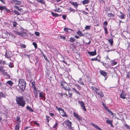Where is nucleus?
Instances as JSON below:
<instances>
[{
	"label": "nucleus",
	"mask_w": 130,
	"mask_h": 130,
	"mask_svg": "<svg viewBox=\"0 0 130 130\" xmlns=\"http://www.w3.org/2000/svg\"><path fill=\"white\" fill-rule=\"evenodd\" d=\"M15 100L18 106L21 107H23L25 106L26 103L23 96L19 95L16 96Z\"/></svg>",
	"instance_id": "f257e3e1"
},
{
	"label": "nucleus",
	"mask_w": 130,
	"mask_h": 130,
	"mask_svg": "<svg viewBox=\"0 0 130 130\" xmlns=\"http://www.w3.org/2000/svg\"><path fill=\"white\" fill-rule=\"evenodd\" d=\"M26 86V81L23 79H20L19 80L18 86L19 88L22 92H24Z\"/></svg>",
	"instance_id": "f03ea898"
},
{
	"label": "nucleus",
	"mask_w": 130,
	"mask_h": 130,
	"mask_svg": "<svg viewBox=\"0 0 130 130\" xmlns=\"http://www.w3.org/2000/svg\"><path fill=\"white\" fill-rule=\"evenodd\" d=\"M60 84L62 88L65 90L69 91L71 90V89L69 87V86L66 83L64 80L61 81L60 82Z\"/></svg>",
	"instance_id": "7ed1b4c3"
},
{
	"label": "nucleus",
	"mask_w": 130,
	"mask_h": 130,
	"mask_svg": "<svg viewBox=\"0 0 130 130\" xmlns=\"http://www.w3.org/2000/svg\"><path fill=\"white\" fill-rule=\"evenodd\" d=\"M72 123L69 120H66L63 122V124L64 126V125H66L69 129L72 128Z\"/></svg>",
	"instance_id": "20e7f679"
},
{
	"label": "nucleus",
	"mask_w": 130,
	"mask_h": 130,
	"mask_svg": "<svg viewBox=\"0 0 130 130\" xmlns=\"http://www.w3.org/2000/svg\"><path fill=\"white\" fill-rule=\"evenodd\" d=\"M78 102L80 104L81 106L82 107L83 110L85 111H86L87 109L85 108V104L84 102L82 101H78Z\"/></svg>",
	"instance_id": "39448f33"
},
{
	"label": "nucleus",
	"mask_w": 130,
	"mask_h": 130,
	"mask_svg": "<svg viewBox=\"0 0 130 130\" xmlns=\"http://www.w3.org/2000/svg\"><path fill=\"white\" fill-rule=\"evenodd\" d=\"M100 73L103 76L105 77V80H106L108 77L107 75V73L105 72L104 71L101 70L100 71Z\"/></svg>",
	"instance_id": "423d86ee"
},
{
	"label": "nucleus",
	"mask_w": 130,
	"mask_h": 130,
	"mask_svg": "<svg viewBox=\"0 0 130 130\" xmlns=\"http://www.w3.org/2000/svg\"><path fill=\"white\" fill-rule=\"evenodd\" d=\"M73 115L74 117L77 118L79 120H81L82 118L80 116L78 115V114L75 112L73 113Z\"/></svg>",
	"instance_id": "0eeeda50"
},
{
	"label": "nucleus",
	"mask_w": 130,
	"mask_h": 130,
	"mask_svg": "<svg viewBox=\"0 0 130 130\" xmlns=\"http://www.w3.org/2000/svg\"><path fill=\"white\" fill-rule=\"evenodd\" d=\"M69 3L72 4L75 8H77L78 4L77 2L70 1Z\"/></svg>",
	"instance_id": "6e6552de"
},
{
	"label": "nucleus",
	"mask_w": 130,
	"mask_h": 130,
	"mask_svg": "<svg viewBox=\"0 0 130 130\" xmlns=\"http://www.w3.org/2000/svg\"><path fill=\"white\" fill-rule=\"evenodd\" d=\"M96 94L100 95L101 97H103L104 96V95L103 92L100 90H99L96 92Z\"/></svg>",
	"instance_id": "1a4fd4ad"
},
{
	"label": "nucleus",
	"mask_w": 130,
	"mask_h": 130,
	"mask_svg": "<svg viewBox=\"0 0 130 130\" xmlns=\"http://www.w3.org/2000/svg\"><path fill=\"white\" fill-rule=\"evenodd\" d=\"M11 3H14L15 5H20L21 4V1L17 0H12Z\"/></svg>",
	"instance_id": "9d476101"
},
{
	"label": "nucleus",
	"mask_w": 130,
	"mask_h": 130,
	"mask_svg": "<svg viewBox=\"0 0 130 130\" xmlns=\"http://www.w3.org/2000/svg\"><path fill=\"white\" fill-rule=\"evenodd\" d=\"M120 95V98L122 99H125L126 98L125 96L126 95L123 90L122 91V93Z\"/></svg>",
	"instance_id": "9b49d317"
},
{
	"label": "nucleus",
	"mask_w": 130,
	"mask_h": 130,
	"mask_svg": "<svg viewBox=\"0 0 130 130\" xmlns=\"http://www.w3.org/2000/svg\"><path fill=\"white\" fill-rule=\"evenodd\" d=\"M21 121H20L19 123H17L15 125V130H19V128L20 126L19 125L20 123H21Z\"/></svg>",
	"instance_id": "f8f14e48"
},
{
	"label": "nucleus",
	"mask_w": 130,
	"mask_h": 130,
	"mask_svg": "<svg viewBox=\"0 0 130 130\" xmlns=\"http://www.w3.org/2000/svg\"><path fill=\"white\" fill-rule=\"evenodd\" d=\"M88 53L90 55L93 56L96 55V50L95 49L94 51L93 52H88Z\"/></svg>",
	"instance_id": "ddd939ff"
},
{
	"label": "nucleus",
	"mask_w": 130,
	"mask_h": 130,
	"mask_svg": "<svg viewBox=\"0 0 130 130\" xmlns=\"http://www.w3.org/2000/svg\"><path fill=\"white\" fill-rule=\"evenodd\" d=\"M39 97L43 99H45V93L42 92H40L39 93Z\"/></svg>",
	"instance_id": "4468645a"
},
{
	"label": "nucleus",
	"mask_w": 130,
	"mask_h": 130,
	"mask_svg": "<svg viewBox=\"0 0 130 130\" xmlns=\"http://www.w3.org/2000/svg\"><path fill=\"white\" fill-rule=\"evenodd\" d=\"M21 30L22 32H21V33L22 34V35H21V36L24 37L26 34V30L25 29H22Z\"/></svg>",
	"instance_id": "2eb2a0df"
},
{
	"label": "nucleus",
	"mask_w": 130,
	"mask_h": 130,
	"mask_svg": "<svg viewBox=\"0 0 130 130\" xmlns=\"http://www.w3.org/2000/svg\"><path fill=\"white\" fill-rule=\"evenodd\" d=\"M91 124L96 128L98 129L99 130H102V129L99 127L96 124L93 123L92 122L91 123Z\"/></svg>",
	"instance_id": "dca6fc26"
},
{
	"label": "nucleus",
	"mask_w": 130,
	"mask_h": 130,
	"mask_svg": "<svg viewBox=\"0 0 130 130\" xmlns=\"http://www.w3.org/2000/svg\"><path fill=\"white\" fill-rule=\"evenodd\" d=\"M107 40L108 41V42L110 43L111 46H112L113 43V38H111V39H107Z\"/></svg>",
	"instance_id": "f3484780"
},
{
	"label": "nucleus",
	"mask_w": 130,
	"mask_h": 130,
	"mask_svg": "<svg viewBox=\"0 0 130 130\" xmlns=\"http://www.w3.org/2000/svg\"><path fill=\"white\" fill-rule=\"evenodd\" d=\"M6 84H8L10 86H12L13 84V83L11 80H9L7 81L6 83Z\"/></svg>",
	"instance_id": "a211bd4d"
},
{
	"label": "nucleus",
	"mask_w": 130,
	"mask_h": 130,
	"mask_svg": "<svg viewBox=\"0 0 130 130\" xmlns=\"http://www.w3.org/2000/svg\"><path fill=\"white\" fill-rule=\"evenodd\" d=\"M90 2V0H84L82 1V3L83 5H84L89 3Z\"/></svg>",
	"instance_id": "6ab92c4d"
},
{
	"label": "nucleus",
	"mask_w": 130,
	"mask_h": 130,
	"mask_svg": "<svg viewBox=\"0 0 130 130\" xmlns=\"http://www.w3.org/2000/svg\"><path fill=\"white\" fill-rule=\"evenodd\" d=\"M51 13L52 14L54 17H57L58 16H60L61 15L60 14L58 15V14L56 13H54L52 12H51Z\"/></svg>",
	"instance_id": "aec40b11"
},
{
	"label": "nucleus",
	"mask_w": 130,
	"mask_h": 130,
	"mask_svg": "<svg viewBox=\"0 0 130 130\" xmlns=\"http://www.w3.org/2000/svg\"><path fill=\"white\" fill-rule=\"evenodd\" d=\"M77 34L79 35L80 36H84V34H83L82 32L80 30H79L76 32Z\"/></svg>",
	"instance_id": "412c9836"
},
{
	"label": "nucleus",
	"mask_w": 130,
	"mask_h": 130,
	"mask_svg": "<svg viewBox=\"0 0 130 130\" xmlns=\"http://www.w3.org/2000/svg\"><path fill=\"white\" fill-rule=\"evenodd\" d=\"M77 82L78 83L80 84H82L83 85H84V84L83 82V80H82L81 78H80L77 81Z\"/></svg>",
	"instance_id": "4be33fe9"
},
{
	"label": "nucleus",
	"mask_w": 130,
	"mask_h": 130,
	"mask_svg": "<svg viewBox=\"0 0 130 130\" xmlns=\"http://www.w3.org/2000/svg\"><path fill=\"white\" fill-rule=\"evenodd\" d=\"M107 16L110 18H113L114 17V14L112 13H108L107 14Z\"/></svg>",
	"instance_id": "5701e85b"
},
{
	"label": "nucleus",
	"mask_w": 130,
	"mask_h": 130,
	"mask_svg": "<svg viewBox=\"0 0 130 130\" xmlns=\"http://www.w3.org/2000/svg\"><path fill=\"white\" fill-rule=\"evenodd\" d=\"M26 108L27 110H29L31 112L34 111L30 107L28 106H26Z\"/></svg>",
	"instance_id": "b1692460"
},
{
	"label": "nucleus",
	"mask_w": 130,
	"mask_h": 130,
	"mask_svg": "<svg viewBox=\"0 0 130 130\" xmlns=\"http://www.w3.org/2000/svg\"><path fill=\"white\" fill-rule=\"evenodd\" d=\"M126 16L125 14L124 13H122L121 15L119 16L120 18L121 19H123L125 18V17Z\"/></svg>",
	"instance_id": "393cba45"
},
{
	"label": "nucleus",
	"mask_w": 130,
	"mask_h": 130,
	"mask_svg": "<svg viewBox=\"0 0 130 130\" xmlns=\"http://www.w3.org/2000/svg\"><path fill=\"white\" fill-rule=\"evenodd\" d=\"M76 41L75 38L73 37H71L69 39V41L71 42H73Z\"/></svg>",
	"instance_id": "a878e982"
},
{
	"label": "nucleus",
	"mask_w": 130,
	"mask_h": 130,
	"mask_svg": "<svg viewBox=\"0 0 130 130\" xmlns=\"http://www.w3.org/2000/svg\"><path fill=\"white\" fill-rule=\"evenodd\" d=\"M70 47L73 50L74 49L76 48L75 46L73 44H70Z\"/></svg>",
	"instance_id": "bb28decb"
},
{
	"label": "nucleus",
	"mask_w": 130,
	"mask_h": 130,
	"mask_svg": "<svg viewBox=\"0 0 130 130\" xmlns=\"http://www.w3.org/2000/svg\"><path fill=\"white\" fill-rule=\"evenodd\" d=\"M110 63L112 66H113L116 65L117 63V62L114 61L113 60H112L110 61Z\"/></svg>",
	"instance_id": "cd10ccee"
},
{
	"label": "nucleus",
	"mask_w": 130,
	"mask_h": 130,
	"mask_svg": "<svg viewBox=\"0 0 130 130\" xmlns=\"http://www.w3.org/2000/svg\"><path fill=\"white\" fill-rule=\"evenodd\" d=\"M36 1L41 3L43 4L44 5L45 4V1L44 0H36Z\"/></svg>",
	"instance_id": "c85d7f7f"
},
{
	"label": "nucleus",
	"mask_w": 130,
	"mask_h": 130,
	"mask_svg": "<svg viewBox=\"0 0 130 130\" xmlns=\"http://www.w3.org/2000/svg\"><path fill=\"white\" fill-rule=\"evenodd\" d=\"M0 97L1 98H5V94L2 92H0Z\"/></svg>",
	"instance_id": "c756f323"
},
{
	"label": "nucleus",
	"mask_w": 130,
	"mask_h": 130,
	"mask_svg": "<svg viewBox=\"0 0 130 130\" xmlns=\"http://www.w3.org/2000/svg\"><path fill=\"white\" fill-rule=\"evenodd\" d=\"M31 123H34V124L37 125L38 126H39V124L36 121H31Z\"/></svg>",
	"instance_id": "7c9ffc66"
},
{
	"label": "nucleus",
	"mask_w": 130,
	"mask_h": 130,
	"mask_svg": "<svg viewBox=\"0 0 130 130\" xmlns=\"http://www.w3.org/2000/svg\"><path fill=\"white\" fill-rule=\"evenodd\" d=\"M15 8L18 9V10L21 12L23 11L22 9L19 7L18 6H15Z\"/></svg>",
	"instance_id": "2f4dec72"
},
{
	"label": "nucleus",
	"mask_w": 130,
	"mask_h": 130,
	"mask_svg": "<svg viewBox=\"0 0 130 130\" xmlns=\"http://www.w3.org/2000/svg\"><path fill=\"white\" fill-rule=\"evenodd\" d=\"M33 93L35 95V98H37L38 97V93L37 92V91L35 92L33 91Z\"/></svg>",
	"instance_id": "473e14b6"
},
{
	"label": "nucleus",
	"mask_w": 130,
	"mask_h": 130,
	"mask_svg": "<svg viewBox=\"0 0 130 130\" xmlns=\"http://www.w3.org/2000/svg\"><path fill=\"white\" fill-rule=\"evenodd\" d=\"M12 23L13 26L14 27H16L18 24V23L15 21H13Z\"/></svg>",
	"instance_id": "72a5a7b5"
},
{
	"label": "nucleus",
	"mask_w": 130,
	"mask_h": 130,
	"mask_svg": "<svg viewBox=\"0 0 130 130\" xmlns=\"http://www.w3.org/2000/svg\"><path fill=\"white\" fill-rule=\"evenodd\" d=\"M72 89L75 91V92L77 94L79 95H80V93L76 90V89L75 88L72 87Z\"/></svg>",
	"instance_id": "f704fd0d"
},
{
	"label": "nucleus",
	"mask_w": 130,
	"mask_h": 130,
	"mask_svg": "<svg viewBox=\"0 0 130 130\" xmlns=\"http://www.w3.org/2000/svg\"><path fill=\"white\" fill-rule=\"evenodd\" d=\"M112 120H109L108 119L106 121V123L108 124H111V123L112 122Z\"/></svg>",
	"instance_id": "c9c22d12"
},
{
	"label": "nucleus",
	"mask_w": 130,
	"mask_h": 130,
	"mask_svg": "<svg viewBox=\"0 0 130 130\" xmlns=\"http://www.w3.org/2000/svg\"><path fill=\"white\" fill-rule=\"evenodd\" d=\"M46 120L47 121V122L48 123L49 122L50 120H51V118H50L49 116L46 115Z\"/></svg>",
	"instance_id": "e433bc0d"
},
{
	"label": "nucleus",
	"mask_w": 130,
	"mask_h": 130,
	"mask_svg": "<svg viewBox=\"0 0 130 130\" xmlns=\"http://www.w3.org/2000/svg\"><path fill=\"white\" fill-rule=\"evenodd\" d=\"M6 7V6H0V10H1V11H2L4 10H5Z\"/></svg>",
	"instance_id": "4c0bfd02"
},
{
	"label": "nucleus",
	"mask_w": 130,
	"mask_h": 130,
	"mask_svg": "<svg viewBox=\"0 0 130 130\" xmlns=\"http://www.w3.org/2000/svg\"><path fill=\"white\" fill-rule=\"evenodd\" d=\"M4 75L5 76H6L8 78H10V75L7 73L6 72H5L4 73Z\"/></svg>",
	"instance_id": "58836bf2"
},
{
	"label": "nucleus",
	"mask_w": 130,
	"mask_h": 130,
	"mask_svg": "<svg viewBox=\"0 0 130 130\" xmlns=\"http://www.w3.org/2000/svg\"><path fill=\"white\" fill-rule=\"evenodd\" d=\"M55 7V8L54 10V11L58 12H60V11H59L60 10L59 8L58 7H56V6Z\"/></svg>",
	"instance_id": "ea45409f"
},
{
	"label": "nucleus",
	"mask_w": 130,
	"mask_h": 130,
	"mask_svg": "<svg viewBox=\"0 0 130 130\" xmlns=\"http://www.w3.org/2000/svg\"><path fill=\"white\" fill-rule=\"evenodd\" d=\"M91 88H92V89L94 90V91L96 92L97 91H98L99 89H97V88H95L93 86H92L91 87Z\"/></svg>",
	"instance_id": "a19ab883"
},
{
	"label": "nucleus",
	"mask_w": 130,
	"mask_h": 130,
	"mask_svg": "<svg viewBox=\"0 0 130 130\" xmlns=\"http://www.w3.org/2000/svg\"><path fill=\"white\" fill-rule=\"evenodd\" d=\"M13 12L15 14L17 15H20V14L19 12L16 10H14Z\"/></svg>",
	"instance_id": "79ce46f5"
},
{
	"label": "nucleus",
	"mask_w": 130,
	"mask_h": 130,
	"mask_svg": "<svg viewBox=\"0 0 130 130\" xmlns=\"http://www.w3.org/2000/svg\"><path fill=\"white\" fill-rule=\"evenodd\" d=\"M68 9L70 10V12L72 11L74 13L75 11V10L72 8L71 7H70Z\"/></svg>",
	"instance_id": "37998d69"
},
{
	"label": "nucleus",
	"mask_w": 130,
	"mask_h": 130,
	"mask_svg": "<svg viewBox=\"0 0 130 130\" xmlns=\"http://www.w3.org/2000/svg\"><path fill=\"white\" fill-rule=\"evenodd\" d=\"M13 32H14V34H16L18 35L21 36V35H22V34L19 32L16 31H14Z\"/></svg>",
	"instance_id": "c03bdc74"
},
{
	"label": "nucleus",
	"mask_w": 130,
	"mask_h": 130,
	"mask_svg": "<svg viewBox=\"0 0 130 130\" xmlns=\"http://www.w3.org/2000/svg\"><path fill=\"white\" fill-rule=\"evenodd\" d=\"M74 86H76L77 87V88L79 90L81 89V87L79 84H75L74 85Z\"/></svg>",
	"instance_id": "a18cd8bd"
},
{
	"label": "nucleus",
	"mask_w": 130,
	"mask_h": 130,
	"mask_svg": "<svg viewBox=\"0 0 130 130\" xmlns=\"http://www.w3.org/2000/svg\"><path fill=\"white\" fill-rule=\"evenodd\" d=\"M58 125V123L57 122H56L55 124L53 126V128H55L57 127Z\"/></svg>",
	"instance_id": "49530a36"
},
{
	"label": "nucleus",
	"mask_w": 130,
	"mask_h": 130,
	"mask_svg": "<svg viewBox=\"0 0 130 130\" xmlns=\"http://www.w3.org/2000/svg\"><path fill=\"white\" fill-rule=\"evenodd\" d=\"M104 29L105 32V33L106 34L108 33L107 28L105 26L104 27Z\"/></svg>",
	"instance_id": "de8ad7c7"
},
{
	"label": "nucleus",
	"mask_w": 130,
	"mask_h": 130,
	"mask_svg": "<svg viewBox=\"0 0 130 130\" xmlns=\"http://www.w3.org/2000/svg\"><path fill=\"white\" fill-rule=\"evenodd\" d=\"M62 112L63 113V115H62L63 117H67V115H66V113L64 112V110H63V111H62Z\"/></svg>",
	"instance_id": "09e8293b"
},
{
	"label": "nucleus",
	"mask_w": 130,
	"mask_h": 130,
	"mask_svg": "<svg viewBox=\"0 0 130 130\" xmlns=\"http://www.w3.org/2000/svg\"><path fill=\"white\" fill-rule=\"evenodd\" d=\"M107 111L111 115V116H113L114 115V113H113V112H112L110 110H108Z\"/></svg>",
	"instance_id": "8fccbe9b"
},
{
	"label": "nucleus",
	"mask_w": 130,
	"mask_h": 130,
	"mask_svg": "<svg viewBox=\"0 0 130 130\" xmlns=\"http://www.w3.org/2000/svg\"><path fill=\"white\" fill-rule=\"evenodd\" d=\"M125 127L126 128V129H128L129 130H130V126H129L127 124H125L124 125Z\"/></svg>",
	"instance_id": "3c124183"
},
{
	"label": "nucleus",
	"mask_w": 130,
	"mask_h": 130,
	"mask_svg": "<svg viewBox=\"0 0 130 130\" xmlns=\"http://www.w3.org/2000/svg\"><path fill=\"white\" fill-rule=\"evenodd\" d=\"M19 45L21 48H24L26 47V45L24 44H22L20 45Z\"/></svg>",
	"instance_id": "603ef678"
},
{
	"label": "nucleus",
	"mask_w": 130,
	"mask_h": 130,
	"mask_svg": "<svg viewBox=\"0 0 130 130\" xmlns=\"http://www.w3.org/2000/svg\"><path fill=\"white\" fill-rule=\"evenodd\" d=\"M32 44L34 45L35 48L36 49L37 47V44L36 42H33Z\"/></svg>",
	"instance_id": "864d4df0"
},
{
	"label": "nucleus",
	"mask_w": 130,
	"mask_h": 130,
	"mask_svg": "<svg viewBox=\"0 0 130 130\" xmlns=\"http://www.w3.org/2000/svg\"><path fill=\"white\" fill-rule=\"evenodd\" d=\"M72 30L71 29L69 28H64V30L66 32H69L68 30Z\"/></svg>",
	"instance_id": "5fc2aeb1"
},
{
	"label": "nucleus",
	"mask_w": 130,
	"mask_h": 130,
	"mask_svg": "<svg viewBox=\"0 0 130 130\" xmlns=\"http://www.w3.org/2000/svg\"><path fill=\"white\" fill-rule=\"evenodd\" d=\"M9 66L10 67L12 68L13 66V64L12 62H11L9 63Z\"/></svg>",
	"instance_id": "6e6d98bb"
},
{
	"label": "nucleus",
	"mask_w": 130,
	"mask_h": 130,
	"mask_svg": "<svg viewBox=\"0 0 130 130\" xmlns=\"http://www.w3.org/2000/svg\"><path fill=\"white\" fill-rule=\"evenodd\" d=\"M91 28V26L90 25L86 26L85 27L86 29L88 30L90 29Z\"/></svg>",
	"instance_id": "4d7b16f0"
},
{
	"label": "nucleus",
	"mask_w": 130,
	"mask_h": 130,
	"mask_svg": "<svg viewBox=\"0 0 130 130\" xmlns=\"http://www.w3.org/2000/svg\"><path fill=\"white\" fill-rule=\"evenodd\" d=\"M43 56L45 59V60L47 62H49V60L48 58L46 57V56L45 55H43Z\"/></svg>",
	"instance_id": "13d9d810"
},
{
	"label": "nucleus",
	"mask_w": 130,
	"mask_h": 130,
	"mask_svg": "<svg viewBox=\"0 0 130 130\" xmlns=\"http://www.w3.org/2000/svg\"><path fill=\"white\" fill-rule=\"evenodd\" d=\"M9 36H10L11 37H13V39H15V36H14L13 35L12 33H9Z\"/></svg>",
	"instance_id": "bf43d9fd"
},
{
	"label": "nucleus",
	"mask_w": 130,
	"mask_h": 130,
	"mask_svg": "<svg viewBox=\"0 0 130 130\" xmlns=\"http://www.w3.org/2000/svg\"><path fill=\"white\" fill-rule=\"evenodd\" d=\"M20 117L19 116H17V120L18 121V123H19L20 121H21L20 120Z\"/></svg>",
	"instance_id": "052dcab7"
},
{
	"label": "nucleus",
	"mask_w": 130,
	"mask_h": 130,
	"mask_svg": "<svg viewBox=\"0 0 130 130\" xmlns=\"http://www.w3.org/2000/svg\"><path fill=\"white\" fill-rule=\"evenodd\" d=\"M35 34L36 35L38 36H40V33L37 31H35Z\"/></svg>",
	"instance_id": "680f3d73"
},
{
	"label": "nucleus",
	"mask_w": 130,
	"mask_h": 130,
	"mask_svg": "<svg viewBox=\"0 0 130 130\" xmlns=\"http://www.w3.org/2000/svg\"><path fill=\"white\" fill-rule=\"evenodd\" d=\"M5 11H6L7 12L9 13L11 11H10V10L7 9V8H6V7Z\"/></svg>",
	"instance_id": "e2e57ef3"
},
{
	"label": "nucleus",
	"mask_w": 130,
	"mask_h": 130,
	"mask_svg": "<svg viewBox=\"0 0 130 130\" xmlns=\"http://www.w3.org/2000/svg\"><path fill=\"white\" fill-rule=\"evenodd\" d=\"M60 37L61 39H63L64 40L66 39V37L63 36H60Z\"/></svg>",
	"instance_id": "0e129e2a"
},
{
	"label": "nucleus",
	"mask_w": 130,
	"mask_h": 130,
	"mask_svg": "<svg viewBox=\"0 0 130 130\" xmlns=\"http://www.w3.org/2000/svg\"><path fill=\"white\" fill-rule=\"evenodd\" d=\"M57 110L59 111H63L64 110L61 108H59L57 109Z\"/></svg>",
	"instance_id": "69168bd1"
},
{
	"label": "nucleus",
	"mask_w": 130,
	"mask_h": 130,
	"mask_svg": "<svg viewBox=\"0 0 130 130\" xmlns=\"http://www.w3.org/2000/svg\"><path fill=\"white\" fill-rule=\"evenodd\" d=\"M51 1H53L54 2L58 3L61 1V0H51Z\"/></svg>",
	"instance_id": "338daca9"
},
{
	"label": "nucleus",
	"mask_w": 130,
	"mask_h": 130,
	"mask_svg": "<svg viewBox=\"0 0 130 130\" xmlns=\"http://www.w3.org/2000/svg\"><path fill=\"white\" fill-rule=\"evenodd\" d=\"M62 18L64 20H65L66 19V16L65 15H63L62 16Z\"/></svg>",
	"instance_id": "774afa93"
}]
</instances>
